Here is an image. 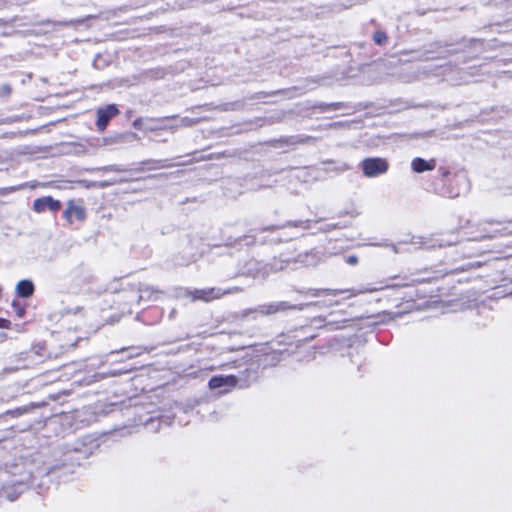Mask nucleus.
Masks as SVG:
<instances>
[{
    "instance_id": "nucleus-1",
    "label": "nucleus",
    "mask_w": 512,
    "mask_h": 512,
    "mask_svg": "<svg viewBox=\"0 0 512 512\" xmlns=\"http://www.w3.org/2000/svg\"><path fill=\"white\" fill-rule=\"evenodd\" d=\"M240 291V288L238 287H232L226 290H223L218 287H212V288H205V289H195L193 291L191 290H185V296L189 297L192 301L201 300L204 302H209L212 300L220 299L224 295L228 294H234L238 293Z\"/></svg>"
},
{
    "instance_id": "nucleus-2",
    "label": "nucleus",
    "mask_w": 512,
    "mask_h": 512,
    "mask_svg": "<svg viewBox=\"0 0 512 512\" xmlns=\"http://www.w3.org/2000/svg\"><path fill=\"white\" fill-rule=\"evenodd\" d=\"M291 309H302V307H297L295 305H291L290 303L286 301H280V302H272V303H266L257 306L254 309H250L245 311V315L248 316L249 314H253L254 316H269L280 312H285L287 310Z\"/></svg>"
},
{
    "instance_id": "nucleus-3",
    "label": "nucleus",
    "mask_w": 512,
    "mask_h": 512,
    "mask_svg": "<svg viewBox=\"0 0 512 512\" xmlns=\"http://www.w3.org/2000/svg\"><path fill=\"white\" fill-rule=\"evenodd\" d=\"M388 167L389 165L386 159L379 157L366 158L361 162L362 171L368 178H373L385 174L388 170Z\"/></svg>"
},
{
    "instance_id": "nucleus-4",
    "label": "nucleus",
    "mask_w": 512,
    "mask_h": 512,
    "mask_svg": "<svg viewBox=\"0 0 512 512\" xmlns=\"http://www.w3.org/2000/svg\"><path fill=\"white\" fill-rule=\"evenodd\" d=\"M238 383V379L234 375H220L214 376L209 380L208 386L210 389L223 388L222 392L227 393L231 391Z\"/></svg>"
},
{
    "instance_id": "nucleus-5",
    "label": "nucleus",
    "mask_w": 512,
    "mask_h": 512,
    "mask_svg": "<svg viewBox=\"0 0 512 512\" xmlns=\"http://www.w3.org/2000/svg\"><path fill=\"white\" fill-rule=\"evenodd\" d=\"M119 114V110L114 104L107 105L104 108L97 110V122L96 125L100 131L105 130L107 124L111 118Z\"/></svg>"
},
{
    "instance_id": "nucleus-6",
    "label": "nucleus",
    "mask_w": 512,
    "mask_h": 512,
    "mask_svg": "<svg viewBox=\"0 0 512 512\" xmlns=\"http://www.w3.org/2000/svg\"><path fill=\"white\" fill-rule=\"evenodd\" d=\"M60 208H61V203L58 200H55L50 196L38 198L33 203V209L37 213L44 212L47 209H49L53 212H56Z\"/></svg>"
},
{
    "instance_id": "nucleus-7",
    "label": "nucleus",
    "mask_w": 512,
    "mask_h": 512,
    "mask_svg": "<svg viewBox=\"0 0 512 512\" xmlns=\"http://www.w3.org/2000/svg\"><path fill=\"white\" fill-rule=\"evenodd\" d=\"M63 215L69 223H73L75 220L83 221L85 219V210L81 205H77L73 201H69Z\"/></svg>"
},
{
    "instance_id": "nucleus-8",
    "label": "nucleus",
    "mask_w": 512,
    "mask_h": 512,
    "mask_svg": "<svg viewBox=\"0 0 512 512\" xmlns=\"http://www.w3.org/2000/svg\"><path fill=\"white\" fill-rule=\"evenodd\" d=\"M436 161L434 159L425 160L422 158H414L411 162V167L414 172L422 173L425 171H431L435 168Z\"/></svg>"
},
{
    "instance_id": "nucleus-9",
    "label": "nucleus",
    "mask_w": 512,
    "mask_h": 512,
    "mask_svg": "<svg viewBox=\"0 0 512 512\" xmlns=\"http://www.w3.org/2000/svg\"><path fill=\"white\" fill-rule=\"evenodd\" d=\"M413 244H418V242L413 241ZM420 246L425 249H433L436 247L442 248L446 246H450L453 244V241L450 239L444 238H431L426 241L419 242Z\"/></svg>"
},
{
    "instance_id": "nucleus-10",
    "label": "nucleus",
    "mask_w": 512,
    "mask_h": 512,
    "mask_svg": "<svg viewBox=\"0 0 512 512\" xmlns=\"http://www.w3.org/2000/svg\"><path fill=\"white\" fill-rule=\"evenodd\" d=\"M15 290L19 297L28 298L34 293V285L30 280H21L17 283Z\"/></svg>"
},
{
    "instance_id": "nucleus-11",
    "label": "nucleus",
    "mask_w": 512,
    "mask_h": 512,
    "mask_svg": "<svg viewBox=\"0 0 512 512\" xmlns=\"http://www.w3.org/2000/svg\"><path fill=\"white\" fill-rule=\"evenodd\" d=\"M383 289V287H365V288H362V289H359V290H345V291H342V290H327L326 291V294L328 295H333V296H336V295H339L343 292H349V296L348 297H353V296H357L359 294H365V293H373V292H376V291H379Z\"/></svg>"
},
{
    "instance_id": "nucleus-12",
    "label": "nucleus",
    "mask_w": 512,
    "mask_h": 512,
    "mask_svg": "<svg viewBox=\"0 0 512 512\" xmlns=\"http://www.w3.org/2000/svg\"><path fill=\"white\" fill-rule=\"evenodd\" d=\"M285 264L283 261H275V263L268 269L267 266L263 267V271H257L253 276L266 277L271 271H279L284 269Z\"/></svg>"
},
{
    "instance_id": "nucleus-13",
    "label": "nucleus",
    "mask_w": 512,
    "mask_h": 512,
    "mask_svg": "<svg viewBox=\"0 0 512 512\" xmlns=\"http://www.w3.org/2000/svg\"><path fill=\"white\" fill-rule=\"evenodd\" d=\"M374 41L378 45H383L387 42V36L384 32L378 31L374 34Z\"/></svg>"
},
{
    "instance_id": "nucleus-14",
    "label": "nucleus",
    "mask_w": 512,
    "mask_h": 512,
    "mask_svg": "<svg viewBox=\"0 0 512 512\" xmlns=\"http://www.w3.org/2000/svg\"><path fill=\"white\" fill-rule=\"evenodd\" d=\"M12 307L14 308L16 314L18 317H23L24 314H25V309L20 305V303L18 301H13L12 303Z\"/></svg>"
},
{
    "instance_id": "nucleus-15",
    "label": "nucleus",
    "mask_w": 512,
    "mask_h": 512,
    "mask_svg": "<svg viewBox=\"0 0 512 512\" xmlns=\"http://www.w3.org/2000/svg\"><path fill=\"white\" fill-rule=\"evenodd\" d=\"M378 246H386V247H390L393 252L395 254H398V253H401V252H404V249H402L400 247V245H397V244H387V243H380V244H377Z\"/></svg>"
},
{
    "instance_id": "nucleus-16",
    "label": "nucleus",
    "mask_w": 512,
    "mask_h": 512,
    "mask_svg": "<svg viewBox=\"0 0 512 512\" xmlns=\"http://www.w3.org/2000/svg\"><path fill=\"white\" fill-rule=\"evenodd\" d=\"M99 170H101V171H113V172H121V171H124V169H122L121 167H119V166H117V165H109V166H105V167L100 168Z\"/></svg>"
},
{
    "instance_id": "nucleus-17",
    "label": "nucleus",
    "mask_w": 512,
    "mask_h": 512,
    "mask_svg": "<svg viewBox=\"0 0 512 512\" xmlns=\"http://www.w3.org/2000/svg\"><path fill=\"white\" fill-rule=\"evenodd\" d=\"M347 263L350 265H355L358 263V258L355 255H351L347 258Z\"/></svg>"
},
{
    "instance_id": "nucleus-18",
    "label": "nucleus",
    "mask_w": 512,
    "mask_h": 512,
    "mask_svg": "<svg viewBox=\"0 0 512 512\" xmlns=\"http://www.w3.org/2000/svg\"><path fill=\"white\" fill-rule=\"evenodd\" d=\"M115 182H107V181H104V182H100L99 184H97L98 187L100 188H104V187H108L110 185H113Z\"/></svg>"
},
{
    "instance_id": "nucleus-19",
    "label": "nucleus",
    "mask_w": 512,
    "mask_h": 512,
    "mask_svg": "<svg viewBox=\"0 0 512 512\" xmlns=\"http://www.w3.org/2000/svg\"><path fill=\"white\" fill-rule=\"evenodd\" d=\"M8 325H9V321L8 320L0 318V327L1 328H7Z\"/></svg>"
}]
</instances>
